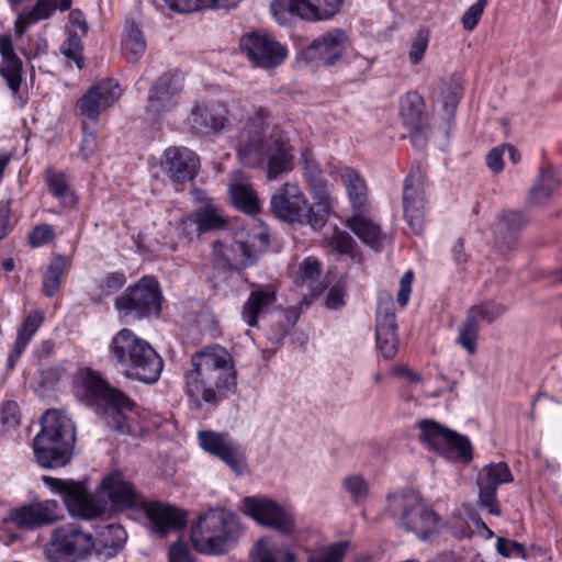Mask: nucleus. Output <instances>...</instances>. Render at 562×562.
<instances>
[{"instance_id":"bf43d9fd","label":"nucleus","mask_w":562,"mask_h":562,"mask_svg":"<svg viewBox=\"0 0 562 562\" xmlns=\"http://www.w3.org/2000/svg\"><path fill=\"white\" fill-rule=\"evenodd\" d=\"M497 552L505 557L510 558L514 555L522 557L524 555V546L508 539L498 538L496 542Z\"/></svg>"},{"instance_id":"e2e57ef3","label":"nucleus","mask_w":562,"mask_h":562,"mask_svg":"<svg viewBox=\"0 0 562 562\" xmlns=\"http://www.w3.org/2000/svg\"><path fill=\"white\" fill-rule=\"evenodd\" d=\"M169 562H194L189 548L181 541L171 544L169 549Z\"/></svg>"},{"instance_id":"2eb2a0df","label":"nucleus","mask_w":562,"mask_h":562,"mask_svg":"<svg viewBox=\"0 0 562 562\" xmlns=\"http://www.w3.org/2000/svg\"><path fill=\"white\" fill-rule=\"evenodd\" d=\"M121 88L114 80L100 81L92 86L79 100L77 108L90 123L83 122L82 131L86 138L95 137V125L99 115L111 108L121 97Z\"/></svg>"},{"instance_id":"c756f323","label":"nucleus","mask_w":562,"mask_h":562,"mask_svg":"<svg viewBox=\"0 0 562 562\" xmlns=\"http://www.w3.org/2000/svg\"><path fill=\"white\" fill-rule=\"evenodd\" d=\"M75 389L78 396L102 401L119 390L111 387L97 372L89 368L78 370L75 376Z\"/></svg>"},{"instance_id":"72a5a7b5","label":"nucleus","mask_w":562,"mask_h":562,"mask_svg":"<svg viewBox=\"0 0 562 562\" xmlns=\"http://www.w3.org/2000/svg\"><path fill=\"white\" fill-rule=\"evenodd\" d=\"M133 402L120 390L112 393L108 400L103 402V417L106 425L115 431L125 432L127 423L125 413L132 411Z\"/></svg>"},{"instance_id":"393cba45","label":"nucleus","mask_w":562,"mask_h":562,"mask_svg":"<svg viewBox=\"0 0 562 562\" xmlns=\"http://www.w3.org/2000/svg\"><path fill=\"white\" fill-rule=\"evenodd\" d=\"M61 518V507L55 499H46L12 509L10 520L20 529L34 530Z\"/></svg>"},{"instance_id":"f257e3e1","label":"nucleus","mask_w":562,"mask_h":562,"mask_svg":"<svg viewBox=\"0 0 562 562\" xmlns=\"http://www.w3.org/2000/svg\"><path fill=\"white\" fill-rule=\"evenodd\" d=\"M184 374L186 394L196 408L216 407L236 389L237 373L232 355L220 345L205 346L191 356Z\"/></svg>"},{"instance_id":"052dcab7","label":"nucleus","mask_w":562,"mask_h":562,"mask_svg":"<svg viewBox=\"0 0 562 562\" xmlns=\"http://www.w3.org/2000/svg\"><path fill=\"white\" fill-rule=\"evenodd\" d=\"M165 3L177 13H190L202 9L200 0H165Z\"/></svg>"},{"instance_id":"3c124183","label":"nucleus","mask_w":562,"mask_h":562,"mask_svg":"<svg viewBox=\"0 0 562 562\" xmlns=\"http://www.w3.org/2000/svg\"><path fill=\"white\" fill-rule=\"evenodd\" d=\"M347 547V542L334 543L326 549L312 552L307 562H341Z\"/></svg>"},{"instance_id":"9b49d317","label":"nucleus","mask_w":562,"mask_h":562,"mask_svg":"<svg viewBox=\"0 0 562 562\" xmlns=\"http://www.w3.org/2000/svg\"><path fill=\"white\" fill-rule=\"evenodd\" d=\"M237 155L247 167H258L267 160L269 180L291 169L292 156L285 143H239Z\"/></svg>"},{"instance_id":"69168bd1","label":"nucleus","mask_w":562,"mask_h":562,"mask_svg":"<svg viewBox=\"0 0 562 562\" xmlns=\"http://www.w3.org/2000/svg\"><path fill=\"white\" fill-rule=\"evenodd\" d=\"M504 149L503 144L501 146H497L493 148L486 156V164L488 168L494 171L498 172L503 169V156H504Z\"/></svg>"},{"instance_id":"7ed1b4c3","label":"nucleus","mask_w":562,"mask_h":562,"mask_svg":"<svg viewBox=\"0 0 562 562\" xmlns=\"http://www.w3.org/2000/svg\"><path fill=\"white\" fill-rule=\"evenodd\" d=\"M99 493L105 494L119 509L143 510L149 530L158 537L162 538L169 532L182 528L187 522L183 510L158 501H145L133 484L117 472L103 479Z\"/></svg>"},{"instance_id":"c03bdc74","label":"nucleus","mask_w":562,"mask_h":562,"mask_svg":"<svg viewBox=\"0 0 562 562\" xmlns=\"http://www.w3.org/2000/svg\"><path fill=\"white\" fill-rule=\"evenodd\" d=\"M319 274V261L313 257H307L300 263L296 282L299 285L306 286L312 294H316L319 291L317 285Z\"/></svg>"},{"instance_id":"c9c22d12","label":"nucleus","mask_w":562,"mask_h":562,"mask_svg":"<svg viewBox=\"0 0 562 562\" xmlns=\"http://www.w3.org/2000/svg\"><path fill=\"white\" fill-rule=\"evenodd\" d=\"M229 194L234 205L248 213L258 209V198L252 190L247 176L241 171H236L229 183Z\"/></svg>"},{"instance_id":"0eeeda50","label":"nucleus","mask_w":562,"mask_h":562,"mask_svg":"<svg viewBox=\"0 0 562 562\" xmlns=\"http://www.w3.org/2000/svg\"><path fill=\"white\" fill-rule=\"evenodd\" d=\"M93 536L75 524L60 526L53 530L44 548L49 562H79L87 559L97 549Z\"/></svg>"},{"instance_id":"423d86ee","label":"nucleus","mask_w":562,"mask_h":562,"mask_svg":"<svg viewBox=\"0 0 562 562\" xmlns=\"http://www.w3.org/2000/svg\"><path fill=\"white\" fill-rule=\"evenodd\" d=\"M386 512L401 528L414 532L422 540H429L439 529V516L426 508L414 492L390 494Z\"/></svg>"},{"instance_id":"4468645a","label":"nucleus","mask_w":562,"mask_h":562,"mask_svg":"<svg viewBox=\"0 0 562 562\" xmlns=\"http://www.w3.org/2000/svg\"><path fill=\"white\" fill-rule=\"evenodd\" d=\"M341 0H273L270 11L280 25H286L293 16L307 21L326 20L334 16Z\"/></svg>"},{"instance_id":"c85d7f7f","label":"nucleus","mask_w":562,"mask_h":562,"mask_svg":"<svg viewBox=\"0 0 562 562\" xmlns=\"http://www.w3.org/2000/svg\"><path fill=\"white\" fill-rule=\"evenodd\" d=\"M276 290L270 285L254 289L241 308V319L250 327H255L258 318L265 315L276 303Z\"/></svg>"},{"instance_id":"e433bc0d","label":"nucleus","mask_w":562,"mask_h":562,"mask_svg":"<svg viewBox=\"0 0 562 562\" xmlns=\"http://www.w3.org/2000/svg\"><path fill=\"white\" fill-rule=\"evenodd\" d=\"M341 182L347 191L349 202L355 213L366 212L368 193L364 180L353 169L345 167L340 171Z\"/></svg>"},{"instance_id":"5701e85b","label":"nucleus","mask_w":562,"mask_h":562,"mask_svg":"<svg viewBox=\"0 0 562 562\" xmlns=\"http://www.w3.org/2000/svg\"><path fill=\"white\" fill-rule=\"evenodd\" d=\"M349 38L341 29H333L317 36L306 49L310 61L318 66H333L341 59Z\"/></svg>"},{"instance_id":"20e7f679","label":"nucleus","mask_w":562,"mask_h":562,"mask_svg":"<svg viewBox=\"0 0 562 562\" xmlns=\"http://www.w3.org/2000/svg\"><path fill=\"white\" fill-rule=\"evenodd\" d=\"M109 352L122 374L130 380L153 384L164 369L162 358L153 346L128 328L113 336Z\"/></svg>"},{"instance_id":"37998d69","label":"nucleus","mask_w":562,"mask_h":562,"mask_svg":"<svg viewBox=\"0 0 562 562\" xmlns=\"http://www.w3.org/2000/svg\"><path fill=\"white\" fill-rule=\"evenodd\" d=\"M67 259L56 256L50 261L43 277V292L46 296H53L60 286V278L66 270Z\"/></svg>"},{"instance_id":"1a4fd4ad","label":"nucleus","mask_w":562,"mask_h":562,"mask_svg":"<svg viewBox=\"0 0 562 562\" xmlns=\"http://www.w3.org/2000/svg\"><path fill=\"white\" fill-rule=\"evenodd\" d=\"M160 305V288L158 281L153 277L142 278L115 300V307L122 318L158 315Z\"/></svg>"},{"instance_id":"f3484780","label":"nucleus","mask_w":562,"mask_h":562,"mask_svg":"<svg viewBox=\"0 0 562 562\" xmlns=\"http://www.w3.org/2000/svg\"><path fill=\"white\" fill-rule=\"evenodd\" d=\"M240 49L248 60L258 68L273 69L288 56L286 48L263 32H251L240 38Z\"/></svg>"},{"instance_id":"338daca9","label":"nucleus","mask_w":562,"mask_h":562,"mask_svg":"<svg viewBox=\"0 0 562 562\" xmlns=\"http://www.w3.org/2000/svg\"><path fill=\"white\" fill-rule=\"evenodd\" d=\"M451 533L457 538H469L471 536L470 526L461 518L453 517L450 521Z\"/></svg>"},{"instance_id":"b1692460","label":"nucleus","mask_w":562,"mask_h":562,"mask_svg":"<svg viewBox=\"0 0 562 562\" xmlns=\"http://www.w3.org/2000/svg\"><path fill=\"white\" fill-rule=\"evenodd\" d=\"M396 329L397 324L392 296L389 294L380 295L376 310L375 337L378 348L386 359L393 358L397 352L398 339Z\"/></svg>"},{"instance_id":"aec40b11","label":"nucleus","mask_w":562,"mask_h":562,"mask_svg":"<svg viewBox=\"0 0 562 562\" xmlns=\"http://www.w3.org/2000/svg\"><path fill=\"white\" fill-rule=\"evenodd\" d=\"M227 110L223 103L198 101L188 116L190 131L199 136L216 135L228 126Z\"/></svg>"},{"instance_id":"412c9836","label":"nucleus","mask_w":562,"mask_h":562,"mask_svg":"<svg viewBox=\"0 0 562 562\" xmlns=\"http://www.w3.org/2000/svg\"><path fill=\"white\" fill-rule=\"evenodd\" d=\"M403 207L412 232L420 234L424 226L425 184L418 169H412L404 180Z\"/></svg>"},{"instance_id":"4c0bfd02","label":"nucleus","mask_w":562,"mask_h":562,"mask_svg":"<svg viewBox=\"0 0 562 562\" xmlns=\"http://www.w3.org/2000/svg\"><path fill=\"white\" fill-rule=\"evenodd\" d=\"M187 224L195 226L196 234L200 235L210 231L223 228L226 221L220 209L213 204H207L200 207L194 215L188 216L184 222V226Z\"/></svg>"},{"instance_id":"f704fd0d","label":"nucleus","mask_w":562,"mask_h":562,"mask_svg":"<svg viewBox=\"0 0 562 562\" xmlns=\"http://www.w3.org/2000/svg\"><path fill=\"white\" fill-rule=\"evenodd\" d=\"M355 213L348 221L347 226L367 245L373 249H381L385 236L381 233L380 225L364 214Z\"/></svg>"},{"instance_id":"6e6552de","label":"nucleus","mask_w":562,"mask_h":562,"mask_svg":"<svg viewBox=\"0 0 562 562\" xmlns=\"http://www.w3.org/2000/svg\"><path fill=\"white\" fill-rule=\"evenodd\" d=\"M269 246L263 227L256 226L251 232L236 234L233 244L216 240L212 245L213 256L223 267H248L254 265Z\"/></svg>"},{"instance_id":"cd10ccee","label":"nucleus","mask_w":562,"mask_h":562,"mask_svg":"<svg viewBox=\"0 0 562 562\" xmlns=\"http://www.w3.org/2000/svg\"><path fill=\"white\" fill-rule=\"evenodd\" d=\"M461 98L462 85L458 76H452L442 82L440 102L443 117L440 121L443 127L440 130V134H436V136H448L449 138L456 136L453 133L454 113Z\"/></svg>"},{"instance_id":"39448f33","label":"nucleus","mask_w":562,"mask_h":562,"mask_svg":"<svg viewBox=\"0 0 562 562\" xmlns=\"http://www.w3.org/2000/svg\"><path fill=\"white\" fill-rule=\"evenodd\" d=\"M240 532L237 516L226 509H211L199 516L192 527L191 540L196 551L209 554H224L236 542Z\"/></svg>"},{"instance_id":"49530a36","label":"nucleus","mask_w":562,"mask_h":562,"mask_svg":"<svg viewBox=\"0 0 562 562\" xmlns=\"http://www.w3.org/2000/svg\"><path fill=\"white\" fill-rule=\"evenodd\" d=\"M45 314L41 310H33L31 311L22 321L21 325L18 328L16 331V341L23 342L24 346L27 347V345L33 339L35 333L38 330V328L42 326L44 322Z\"/></svg>"},{"instance_id":"ea45409f","label":"nucleus","mask_w":562,"mask_h":562,"mask_svg":"<svg viewBox=\"0 0 562 562\" xmlns=\"http://www.w3.org/2000/svg\"><path fill=\"white\" fill-rule=\"evenodd\" d=\"M122 46L126 58L131 63H137L146 50V41L142 30L135 21L125 23L122 34Z\"/></svg>"},{"instance_id":"7c9ffc66","label":"nucleus","mask_w":562,"mask_h":562,"mask_svg":"<svg viewBox=\"0 0 562 562\" xmlns=\"http://www.w3.org/2000/svg\"><path fill=\"white\" fill-rule=\"evenodd\" d=\"M70 7L71 0H37L33 9L25 10L18 15L14 22V33L21 37L32 24L48 19L57 9L66 11Z\"/></svg>"},{"instance_id":"a211bd4d","label":"nucleus","mask_w":562,"mask_h":562,"mask_svg":"<svg viewBox=\"0 0 562 562\" xmlns=\"http://www.w3.org/2000/svg\"><path fill=\"white\" fill-rule=\"evenodd\" d=\"M182 91L179 78L164 75L157 79L148 94L146 120L157 124L176 108V97Z\"/></svg>"},{"instance_id":"09e8293b","label":"nucleus","mask_w":562,"mask_h":562,"mask_svg":"<svg viewBox=\"0 0 562 562\" xmlns=\"http://www.w3.org/2000/svg\"><path fill=\"white\" fill-rule=\"evenodd\" d=\"M325 240L329 247L341 255H350L356 245L355 239L348 232L334 226L330 232L325 234Z\"/></svg>"},{"instance_id":"79ce46f5","label":"nucleus","mask_w":562,"mask_h":562,"mask_svg":"<svg viewBox=\"0 0 562 562\" xmlns=\"http://www.w3.org/2000/svg\"><path fill=\"white\" fill-rule=\"evenodd\" d=\"M251 562H296V559L288 548L270 547L263 540H259Z\"/></svg>"},{"instance_id":"a878e982","label":"nucleus","mask_w":562,"mask_h":562,"mask_svg":"<svg viewBox=\"0 0 562 562\" xmlns=\"http://www.w3.org/2000/svg\"><path fill=\"white\" fill-rule=\"evenodd\" d=\"M160 166L173 182H186L196 176L200 159L187 147L170 146L165 150Z\"/></svg>"},{"instance_id":"de8ad7c7","label":"nucleus","mask_w":562,"mask_h":562,"mask_svg":"<svg viewBox=\"0 0 562 562\" xmlns=\"http://www.w3.org/2000/svg\"><path fill=\"white\" fill-rule=\"evenodd\" d=\"M479 334V323L468 313L465 322L459 328L458 342L470 355L476 351V340Z\"/></svg>"},{"instance_id":"8fccbe9b","label":"nucleus","mask_w":562,"mask_h":562,"mask_svg":"<svg viewBox=\"0 0 562 562\" xmlns=\"http://www.w3.org/2000/svg\"><path fill=\"white\" fill-rule=\"evenodd\" d=\"M506 312V307L496 302H487L476 306H473L469 310V314L473 316L474 319L485 321L487 323H492L502 316Z\"/></svg>"},{"instance_id":"13d9d810","label":"nucleus","mask_w":562,"mask_h":562,"mask_svg":"<svg viewBox=\"0 0 562 562\" xmlns=\"http://www.w3.org/2000/svg\"><path fill=\"white\" fill-rule=\"evenodd\" d=\"M54 238V229L48 224L35 226L30 234V243L34 247L47 244Z\"/></svg>"},{"instance_id":"680f3d73","label":"nucleus","mask_w":562,"mask_h":562,"mask_svg":"<svg viewBox=\"0 0 562 562\" xmlns=\"http://www.w3.org/2000/svg\"><path fill=\"white\" fill-rule=\"evenodd\" d=\"M413 279L414 274L411 270L406 271L401 278L400 289L397 292V302L401 306H405L409 301Z\"/></svg>"},{"instance_id":"774afa93","label":"nucleus","mask_w":562,"mask_h":562,"mask_svg":"<svg viewBox=\"0 0 562 562\" xmlns=\"http://www.w3.org/2000/svg\"><path fill=\"white\" fill-rule=\"evenodd\" d=\"M502 218L513 229L520 227L525 223L522 213L518 211H506L502 214Z\"/></svg>"},{"instance_id":"f03ea898","label":"nucleus","mask_w":562,"mask_h":562,"mask_svg":"<svg viewBox=\"0 0 562 562\" xmlns=\"http://www.w3.org/2000/svg\"><path fill=\"white\" fill-rule=\"evenodd\" d=\"M304 177L313 193L315 206H312L301 189L294 183H284L271 198V210L281 220L308 224L313 228L325 225L334 205L335 198L329 186L323 179L322 171L314 161L308 160V154L303 153Z\"/></svg>"},{"instance_id":"f8f14e48","label":"nucleus","mask_w":562,"mask_h":562,"mask_svg":"<svg viewBox=\"0 0 562 562\" xmlns=\"http://www.w3.org/2000/svg\"><path fill=\"white\" fill-rule=\"evenodd\" d=\"M419 439L427 448L447 458L461 459L463 461L471 460L472 446L468 437L428 419L419 423Z\"/></svg>"},{"instance_id":"4d7b16f0","label":"nucleus","mask_w":562,"mask_h":562,"mask_svg":"<svg viewBox=\"0 0 562 562\" xmlns=\"http://www.w3.org/2000/svg\"><path fill=\"white\" fill-rule=\"evenodd\" d=\"M485 5L486 0H479L464 12L462 25L465 30L472 31L477 25Z\"/></svg>"},{"instance_id":"4be33fe9","label":"nucleus","mask_w":562,"mask_h":562,"mask_svg":"<svg viewBox=\"0 0 562 562\" xmlns=\"http://www.w3.org/2000/svg\"><path fill=\"white\" fill-rule=\"evenodd\" d=\"M513 480L510 469L505 462L490 463L481 469L476 479L479 501L483 507L487 508L490 514L495 516L501 514L496 501L497 487L510 483Z\"/></svg>"},{"instance_id":"bb28decb","label":"nucleus","mask_w":562,"mask_h":562,"mask_svg":"<svg viewBox=\"0 0 562 562\" xmlns=\"http://www.w3.org/2000/svg\"><path fill=\"white\" fill-rule=\"evenodd\" d=\"M75 443V441H57L52 437L36 435L33 440L34 456L43 468H63L69 463Z\"/></svg>"},{"instance_id":"864d4df0","label":"nucleus","mask_w":562,"mask_h":562,"mask_svg":"<svg viewBox=\"0 0 562 562\" xmlns=\"http://www.w3.org/2000/svg\"><path fill=\"white\" fill-rule=\"evenodd\" d=\"M46 183L55 198H64L67 194L69 181L65 173L55 170H47Z\"/></svg>"},{"instance_id":"ddd939ff","label":"nucleus","mask_w":562,"mask_h":562,"mask_svg":"<svg viewBox=\"0 0 562 562\" xmlns=\"http://www.w3.org/2000/svg\"><path fill=\"white\" fill-rule=\"evenodd\" d=\"M398 113L403 126L412 137L449 138L448 136H436V134H440L443 126L438 119L430 123L425 100L418 92L408 91L401 97Z\"/></svg>"},{"instance_id":"6ab92c4d","label":"nucleus","mask_w":562,"mask_h":562,"mask_svg":"<svg viewBox=\"0 0 562 562\" xmlns=\"http://www.w3.org/2000/svg\"><path fill=\"white\" fill-rule=\"evenodd\" d=\"M198 440L204 451L217 457L235 473L241 474L244 472V451L228 434L202 430L198 432Z\"/></svg>"},{"instance_id":"58836bf2","label":"nucleus","mask_w":562,"mask_h":562,"mask_svg":"<svg viewBox=\"0 0 562 562\" xmlns=\"http://www.w3.org/2000/svg\"><path fill=\"white\" fill-rule=\"evenodd\" d=\"M127 539L125 529L119 524H109L104 526L100 532L99 538L95 540L99 554L113 557L124 546Z\"/></svg>"},{"instance_id":"a18cd8bd","label":"nucleus","mask_w":562,"mask_h":562,"mask_svg":"<svg viewBox=\"0 0 562 562\" xmlns=\"http://www.w3.org/2000/svg\"><path fill=\"white\" fill-rule=\"evenodd\" d=\"M344 491L349 495L350 499L360 505L369 496L370 485L368 481L360 474H350L341 481Z\"/></svg>"},{"instance_id":"473e14b6","label":"nucleus","mask_w":562,"mask_h":562,"mask_svg":"<svg viewBox=\"0 0 562 562\" xmlns=\"http://www.w3.org/2000/svg\"><path fill=\"white\" fill-rule=\"evenodd\" d=\"M52 437L57 441H75L76 432L71 419L61 411L48 409L41 419V431L37 434Z\"/></svg>"},{"instance_id":"603ef678","label":"nucleus","mask_w":562,"mask_h":562,"mask_svg":"<svg viewBox=\"0 0 562 562\" xmlns=\"http://www.w3.org/2000/svg\"><path fill=\"white\" fill-rule=\"evenodd\" d=\"M429 44L427 31L419 30L411 40L408 59L412 65H418L423 60Z\"/></svg>"},{"instance_id":"2f4dec72","label":"nucleus","mask_w":562,"mask_h":562,"mask_svg":"<svg viewBox=\"0 0 562 562\" xmlns=\"http://www.w3.org/2000/svg\"><path fill=\"white\" fill-rule=\"evenodd\" d=\"M0 55L2 57L0 75L7 81L10 90L15 93L19 91L22 81V61L16 56L12 40L8 35H0Z\"/></svg>"},{"instance_id":"6e6d98bb","label":"nucleus","mask_w":562,"mask_h":562,"mask_svg":"<svg viewBox=\"0 0 562 562\" xmlns=\"http://www.w3.org/2000/svg\"><path fill=\"white\" fill-rule=\"evenodd\" d=\"M0 420L7 428H13L20 423V409L16 402L7 401L2 404Z\"/></svg>"},{"instance_id":"dca6fc26","label":"nucleus","mask_w":562,"mask_h":562,"mask_svg":"<svg viewBox=\"0 0 562 562\" xmlns=\"http://www.w3.org/2000/svg\"><path fill=\"white\" fill-rule=\"evenodd\" d=\"M240 509L258 524L272 528L283 535H292L295 518L291 509L268 497L248 496L241 501Z\"/></svg>"},{"instance_id":"a19ab883","label":"nucleus","mask_w":562,"mask_h":562,"mask_svg":"<svg viewBox=\"0 0 562 562\" xmlns=\"http://www.w3.org/2000/svg\"><path fill=\"white\" fill-rule=\"evenodd\" d=\"M560 178L552 169L542 170L537 182L531 187L528 201L532 205L547 203L560 186Z\"/></svg>"},{"instance_id":"5fc2aeb1","label":"nucleus","mask_w":562,"mask_h":562,"mask_svg":"<svg viewBox=\"0 0 562 562\" xmlns=\"http://www.w3.org/2000/svg\"><path fill=\"white\" fill-rule=\"evenodd\" d=\"M246 130L249 134L248 140H262L266 137L268 124L266 123V112L259 110L256 115L250 119Z\"/></svg>"},{"instance_id":"9d476101","label":"nucleus","mask_w":562,"mask_h":562,"mask_svg":"<svg viewBox=\"0 0 562 562\" xmlns=\"http://www.w3.org/2000/svg\"><path fill=\"white\" fill-rule=\"evenodd\" d=\"M42 481L53 493L63 497L70 515L92 519L103 514L105 503L91 497L82 483L48 475H44Z\"/></svg>"},{"instance_id":"0e129e2a","label":"nucleus","mask_w":562,"mask_h":562,"mask_svg":"<svg viewBox=\"0 0 562 562\" xmlns=\"http://www.w3.org/2000/svg\"><path fill=\"white\" fill-rule=\"evenodd\" d=\"M345 292L342 288L335 285L330 288L326 295V307L337 310L344 305Z\"/></svg>"}]
</instances>
